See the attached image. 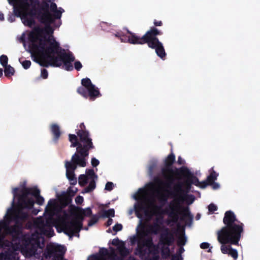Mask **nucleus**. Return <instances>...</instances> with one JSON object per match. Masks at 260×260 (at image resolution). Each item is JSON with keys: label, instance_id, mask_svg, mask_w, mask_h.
Segmentation results:
<instances>
[{"label": "nucleus", "instance_id": "obj_1", "mask_svg": "<svg viewBox=\"0 0 260 260\" xmlns=\"http://www.w3.org/2000/svg\"><path fill=\"white\" fill-rule=\"evenodd\" d=\"M53 33V30L50 26L44 29L37 28L31 32L23 33L20 40L24 47L31 53L32 59L41 66L63 65L67 70H73L72 62L74 57L61 50Z\"/></svg>", "mask_w": 260, "mask_h": 260}, {"label": "nucleus", "instance_id": "obj_2", "mask_svg": "<svg viewBox=\"0 0 260 260\" xmlns=\"http://www.w3.org/2000/svg\"><path fill=\"white\" fill-rule=\"evenodd\" d=\"M14 7L16 15L21 18L25 25L31 26L34 23V16L37 14L44 23H51L54 19L60 18L63 10L57 9L53 0H43L41 6L39 0H8Z\"/></svg>", "mask_w": 260, "mask_h": 260}, {"label": "nucleus", "instance_id": "obj_3", "mask_svg": "<svg viewBox=\"0 0 260 260\" xmlns=\"http://www.w3.org/2000/svg\"><path fill=\"white\" fill-rule=\"evenodd\" d=\"M167 193L168 192L157 184L150 183L144 188L140 189L133 195L137 202L135 209L138 217L147 219L153 215L161 214L162 211L156 206V199L165 200V196Z\"/></svg>", "mask_w": 260, "mask_h": 260}, {"label": "nucleus", "instance_id": "obj_4", "mask_svg": "<svg viewBox=\"0 0 260 260\" xmlns=\"http://www.w3.org/2000/svg\"><path fill=\"white\" fill-rule=\"evenodd\" d=\"M77 134L80 137V141L78 140L75 135H69L71 145L73 147H77V149L76 153L72 156V162H67L65 164L67 177L73 184L77 182L74 170L77 166L85 167L86 166L88 150L93 147L92 140L89 137L88 132L80 131Z\"/></svg>", "mask_w": 260, "mask_h": 260}, {"label": "nucleus", "instance_id": "obj_5", "mask_svg": "<svg viewBox=\"0 0 260 260\" xmlns=\"http://www.w3.org/2000/svg\"><path fill=\"white\" fill-rule=\"evenodd\" d=\"M13 204L14 207L13 209L8 210L5 216V222L12 220L17 221L19 218H24L25 215H23L21 210L31 209L34 205V200H36L39 205L43 204L44 202V198L40 196L39 191L37 189L32 192L24 187L16 188L13 190Z\"/></svg>", "mask_w": 260, "mask_h": 260}, {"label": "nucleus", "instance_id": "obj_6", "mask_svg": "<svg viewBox=\"0 0 260 260\" xmlns=\"http://www.w3.org/2000/svg\"><path fill=\"white\" fill-rule=\"evenodd\" d=\"M179 176L186 177L188 183L185 187L182 186L176 189L173 196V202L170 205L169 209L167 211V213L171 216H175L177 213H180L182 205L184 203L189 205L194 201V197L191 195L187 194L186 191L184 190V188H185V189H188V184L189 183L200 188H205L207 185L206 182H199L198 179L193 177L189 170L185 167L182 168L179 171Z\"/></svg>", "mask_w": 260, "mask_h": 260}, {"label": "nucleus", "instance_id": "obj_7", "mask_svg": "<svg viewBox=\"0 0 260 260\" xmlns=\"http://www.w3.org/2000/svg\"><path fill=\"white\" fill-rule=\"evenodd\" d=\"M242 232V229L240 226L231 229L230 232H228L227 228H222L217 232V240L221 244L220 250L223 254H228L235 259L238 258L237 250L226 244L229 243L237 244L240 239Z\"/></svg>", "mask_w": 260, "mask_h": 260}, {"label": "nucleus", "instance_id": "obj_8", "mask_svg": "<svg viewBox=\"0 0 260 260\" xmlns=\"http://www.w3.org/2000/svg\"><path fill=\"white\" fill-rule=\"evenodd\" d=\"M159 34L158 30L154 28L148 31L143 37L138 38L135 35L130 34L128 42L131 44H144L147 43L149 47L154 49L157 55L161 59L166 56L165 49L162 44L154 37Z\"/></svg>", "mask_w": 260, "mask_h": 260}, {"label": "nucleus", "instance_id": "obj_9", "mask_svg": "<svg viewBox=\"0 0 260 260\" xmlns=\"http://www.w3.org/2000/svg\"><path fill=\"white\" fill-rule=\"evenodd\" d=\"M91 213L90 208L81 209L76 208L74 211V219L64 226V233L71 235L79 231L81 227V220L84 217L89 216Z\"/></svg>", "mask_w": 260, "mask_h": 260}, {"label": "nucleus", "instance_id": "obj_10", "mask_svg": "<svg viewBox=\"0 0 260 260\" xmlns=\"http://www.w3.org/2000/svg\"><path fill=\"white\" fill-rule=\"evenodd\" d=\"M98 177L95 174L93 170L88 169L86 170L85 174L80 175L78 178V183L81 186H84L87 183H89L88 186L85 188L83 193H87L95 187V181Z\"/></svg>", "mask_w": 260, "mask_h": 260}, {"label": "nucleus", "instance_id": "obj_11", "mask_svg": "<svg viewBox=\"0 0 260 260\" xmlns=\"http://www.w3.org/2000/svg\"><path fill=\"white\" fill-rule=\"evenodd\" d=\"M81 83L82 86L78 89L79 94L84 97L89 96L91 99H94L100 95L99 90L92 84L89 78L83 79Z\"/></svg>", "mask_w": 260, "mask_h": 260}, {"label": "nucleus", "instance_id": "obj_12", "mask_svg": "<svg viewBox=\"0 0 260 260\" xmlns=\"http://www.w3.org/2000/svg\"><path fill=\"white\" fill-rule=\"evenodd\" d=\"M60 203L58 199L50 200L46 208L45 215L46 217L51 216L60 209Z\"/></svg>", "mask_w": 260, "mask_h": 260}, {"label": "nucleus", "instance_id": "obj_13", "mask_svg": "<svg viewBox=\"0 0 260 260\" xmlns=\"http://www.w3.org/2000/svg\"><path fill=\"white\" fill-rule=\"evenodd\" d=\"M235 220V216L233 212L231 211L226 212L225 214L223 221L227 226L223 228H227L229 232H231V229L234 228H236L237 226H241V228L243 230V225L242 223L239 224H233Z\"/></svg>", "mask_w": 260, "mask_h": 260}, {"label": "nucleus", "instance_id": "obj_14", "mask_svg": "<svg viewBox=\"0 0 260 260\" xmlns=\"http://www.w3.org/2000/svg\"><path fill=\"white\" fill-rule=\"evenodd\" d=\"M145 229L147 230V231L148 233H156L158 229V227L157 225V226L155 228V229H153V228H149V229H148L147 228L141 227V225L140 224L137 229L138 233L140 237H143V236L147 234L145 232Z\"/></svg>", "mask_w": 260, "mask_h": 260}, {"label": "nucleus", "instance_id": "obj_15", "mask_svg": "<svg viewBox=\"0 0 260 260\" xmlns=\"http://www.w3.org/2000/svg\"><path fill=\"white\" fill-rule=\"evenodd\" d=\"M4 68V73L5 76L10 77L13 76L15 73L14 69L10 65H7Z\"/></svg>", "mask_w": 260, "mask_h": 260}, {"label": "nucleus", "instance_id": "obj_16", "mask_svg": "<svg viewBox=\"0 0 260 260\" xmlns=\"http://www.w3.org/2000/svg\"><path fill=\"white\" fill-rule=\"evenodd\" d=\"M112 243L113 245L117 247V249L120 251V252H122V250L124 246V244L123 242L119 241L118 239H115L113 240Z\"/></svg>", "mask_w": 260, "mask_h": 260}, {"label": "nucleus", "instance_id": "obj_17", "mask_svg": "<svg viewBox=\"0 0 260 260\" xmlns=\"http://www.w3.org/2000/svg\"><path fill=\"white\" fill-rule=\"evenodd\" d=\"M51 130L56 138H58L59 137L60 133L58 125L55 124H52L51 125Z\"/></svg>", "mask_w": 260, "mask_h": 260}, {"label": "nucleus", "instance_id": "obj_18", "mask_svg": "<svg viewBox=\"0 0 260 260\" xmlns=\"http://www.w3.org/2000/svg\"><path fill=\"white\" fill-rule=\"evenodd\" d=\"M53 250L55 252H60L62 253L65 252L66 249L65 248L61 245H57V244H53L52 245Z\"/></svg>", "mask_w": 260, "mask_h": 260}, {"label": "nucleus", "instance_id": "obj_19", "mask_svg": "<svg viewBox=\"0 0 260 260\" xmlns=\"http://www.w3.org/2000/svg\"><path fill=\"white\" fill-rule=\"evenodd\" d=\"M8 58L7 56L2 55L0 56V63L3 67L7 66Z\"/></svg>", "mask_w": 260, "mask_h": 260}, {"label": "nucleus", "instance_id": "obj_20", "mask_svg": "<svg viewBox=\"0 0 260 260\" xmlns=\"http://www.w3.org/2000/svg\"><path fill=\"white\" fill-rule=\"evenodd\" d=\"M217 176V174L214 172H212L207 178L208 183H211V182H213L215 179H216Z\"/></svg>", "mask_w": 260, "mask_h": 260}, {"label": "nucleus", "instance_id": "obj_21", "mask_svg": "<svg viewBox=\"0 0 260 260\" xmlns=\"http://www.w3.org/2000/svg\"><path fill=\"white\" fill-rule=\"evenodd\" d=\"M115 212L114 209H111L104 211V216L106 217L110 218L114 216Z\"/></svg>", "mask_w": 260, "mask_h": 260}, {"label": "nucleus", "instance_id": "obj_22", "mask_svg": "<svg viewBox=\"0 0 260 260\" xmlns=\"http://www.w3.org/2000/svg\"><path fill=\"white\" fill-rule=\"evenodd\" d=\"M200 247L202 249H208L207 250L208 252H210L211 251L212 247L210 246L208 243L203 242L201 244Z\"/></svg>", "mask_w": 260, "mask_h": 260}, {"label": "nucleus", "instance_id": "obj_23", "mask_svg": "<svg viewBox=\"0 0 260 260\" xmlns=\"http://www.w3.org/2000/svg\"><path fill=\"white\" fill-rule=\"evenodd\" d=\"M175 159V156L174 155H170L166 159L165 162L167 165H170L172 164Z\"/></svg>", "mask_w": 260, "mask_h": 260}, {"label": "nucleus", "instance_id": "obj_24", "mask_svg": "<svg viewBox=\"0 0 260 260\" xmlns=\"http://www.w3.org/2000/svg\"><path fill=\"white\" fill-rule=\"evenodd\" d=\"M208 209L210 213H213L215 211H216L217 210V207L215 205L213 204H211L208 206Z\"/></svg>", "mask_w": 260, "mask_h": 260}, {"label": "nucleus", "instance_id": "obj_25", "mask_svg": "<svg viewBox=\"0 0 260 260\" xmlns=\"http://www.w3.org/2000/svg\"><path fill=\"white\" fill-rule=\"evenodd\" d=\"M21 64L25 69H27L31 65V62L29 60H25L21 62Z\"/></svg>", "mask_w": 260, "mask_h": 260}, {"label": "nucleus", "instance_id": "obj_26", "mask_svg": "<svg viewBox=\"0 0 260 260\" xmlns=\"http://www.w3.org/2000/svg\"><path fill=\"white\" fill-rule=\"evenodd\" d=\"M99 163V160L94 157L92 158L91 160V165L94 167L98 166Z\"/></svg>", "mask_w": 260, "mask_h": 260}, {"label": "nucleus", "instance_id": "obj_27", "mask_svg": "<svg viewBox=\"0 0 260 260\" xmlns=\"http://www.w3.org/2000/svg\"><path fill=\"white\" fill-rule=\"evenodd\" d=\"M113 186L114 184L112 182H108L106 184L105 189L110 191L113 189Z\"/></svg>", "mask_w": 260, "mask_h": 260}, {"label": "nucleus", "instance_id": "obj_28", "mask_svg": "<svg viewBox=\"0 0 260 260\" xmlns=\"http://www.w3.org/2000/svg\"><path fill=\"white\" fill-rule=\"evenodd\" d=\"M74 67L77 70H80L82 68V66L80 61H77L74 63Z\"/></svg>", "mask_w": 260, "mask_h": 260}, {"label": "nucleus", "instance_id": "obj_29", "mask_svg": "<svg viewBox=\"0 0 260 260\" xmlns=\"http://www.w3.org/2000/svg\"><path fill=\"white\" fill-rule=\"evenodd\" d=\"M121 229H122V225L120 224H115L113 226V230L116 232L120 231Z\"/></svg>", "mask_w": 260, "mask_h": 260}, {"label": "nucleus", "instance_id": "obj_30", "mask_svg": "<svg viewBox=\"0 0 260 260\" xmlns=\"http://www.w3.org/2000/svg\"><path fill=\"white\" fill-rule=\"evenodd\" d=\"M83 197H82L81 196H78V197H76V198L75 199V202L77 204H81L83 202Z\"/></svg>", "mask_w": 260, "mask_h": 260}, {"label": "nucleus", "instance_id": "obj_31", "mask_svg": "<svg viewBox=\"0 0 260 260\" xmlns=\"http://www.w3.org/2000/svg\"><path fill=\"white\" fill-rule=\"evenodd\" d=\"M41 76L43 78L46 79L48 76V73L47 71L45 70H42L41 72Z\"/></svg>", "mask_w": 260, "mask_h": 260}, {"label": "nucleus", "instance_id": "obj_32", "mask_svg": "<svg viewBox=\"0 0 260 260\" xmlns=\"http://www.w3.org/2000/svg\"><path fill=\"white\" fill-rule=\"evenodd\" d=\"M209 184L212 185V187L214 189H217L219 187V184L218 183H214L213 182H211V183Z\"/></svg>", "mask_w": 260, "mask_h": 260}, {"label": "nucleus", "instance_id": "obj_33", "mask_svg": "<svg viewBox=\"0 0 260 260\" xmlns=\"http://www.w3.org/2000/svg\"><path fill=\"white\" fill-rule=\"evenodd\" d=\"M6 223L4 222H0V232L2 231V229H4V231L6 230Z\"/></svg>", "mask_w": 260, "mask_h": 260}, {"label": "nucleus", "instance_id": "obj_34", "mask_svg": "<svg viewBox=\"0 0 260 260\" xmlns=\"http://www.w3.org/2000/svg\"><path fill=\"white\" fill-rule=\"evenodd\" d=\"M154 24L156 26H160L162 23L160 21H155Z\"/></svg>", "mask_w": 260, "mask_h": 260}, {"label": "nucleus", "instance_id": "obj_35", "mask_svg": "<svg viewBox=\"0 0 260 260\" xmlns=\"http://www.w3.org/2000/svg\"><path fill=\"white\" fill-rule=\"evenodd\" d=\"M112 222L113 220L112 219H109L107 223V226L110 225L112 223Z\"/></svg>", "mask_w": 260, "mask_h": 260}, {"label": "nucleus", "instance_id": "obj_36", "mask_svg": "<svg viewBox=\"0 0 260 260\" xmlns=\"http://www.w3.org/2000/svg\"><path fill=\"white\" fill-rule=\"evenodd\" d=\"M179 242L181 245H183L185 243V242L184 241V240L183 239H180Z\"/></svg>", "mask_w": 260, "mask_h": 260}, {"label": "nucleus", "instance_id": "obj_37", "mask_svg": "<svg viewBox=\"0 0 260 260\" xmlns=\"http://www.w3.org/2000/svg\"><path fill=\"white\" fill-rule=\"evenodd\" d=\"M4 19V17L3 14L0 12V20H3Z\"/></svg>", "mask_w": 260, "mask_h": 260}, {"label": "nucleus", "instance_id": "obj_38", "mask_svg": "<svg viewBox=\"0 0 260 260\" xmlns=\"http://www.w3.org/2000/svg\"><path fill=\"white\" fill-rule=\"evenodd\" d=\"M169 174H172V172H169ZM165 175L167 177L169 178H171L172 177L171 174H165Z\"/></svg>", "mask_w": 260, "mask_h": 260}, {"label": "nucleus", "instance_id": "obj_39", "mask_svg": "<svg viewBox=\"0 0 260 260\" xmlns=\"http://www.w3.org/2000/svg\"><path fill=\"white\" fill-rule=\"evenodd\" d=\"M172 260H181V259L179 257H174Z\"/></svg>", "mask_w": 260, "mask_h": 260}, {"label": "nucleus", "instance_id": "obj_40", "mask_svg": "<svg viewBox=\"0 0 260 260\" xmlns=\"http://www.w3.org/2000/svg\"><path fill=\"white\" fill-rule=\"evenodd\" d=\"M3 75V70L0 69V77H1Z\"/></svg>", "mask_w": 260, "mask_h": 260}, {"label": "nucleus", "instance_id": "obj_41", "mask_svg": "<svg viewBox=\"0 0 260 260\" xmlns=\"http://www.w3.org/2000/svg\"><path fill=\"white\" fill-rule=\"evenodd\" d=\"M171 242V239H170L169 241H164V243L168 244L169 243Z\"/></svg>", "mask_w": 260, "mask_h": 260}, {"label": "nucleus", "instance_id": "obj_42", "mask_svg": "<svg viewBox=\"0 0 260 260\" xmlns=\"http://www.w3.org/2000/svg\"><path fill=\"white\" fill-rule=\"evenodd\" d=\"M178 161L180 164H182L183 162V160L181 159L180 158H179Z\"/></svg>", "mask_w": 260, "mask_h": 260}, {"label": "nucleus", "instance_id": "obj_43", "mask_svg": "<svg viewBox=\"0 0 260 260\" xmlns=\"http://www.w3.org/2000/svg\"><path fill=\"white\" fill-rule=\"evenodd\" d=\"M50 233H51V232L50 231ZM49 235L50 236H52L53 235V234H51V233H49Z\"/></svg>", "mask_w": 260, "mask_h": 260}, {"label": "nucleus", "instance_id": "obj_44", "mask_svg": "<svg viewBox=\"0 0 260 260\" xmlns=\"http://www.w3.org/2000/svg\"><path fill=\"white\" fill-rule=\"evenodd\" d=\"M149 244H150L149 243H146V245L147 246H149Z\"/></svg>", "mask_w": 260, "mask_h": 260}, {"label": "nucleus", "instance_id": "obj_45", "mask_svg": "<svg viewBox=\"0 0 260 260\" xmlns=\"http://www.w3.org/2000/svg\"><path fill=\"white\" fill-rule=\"evenodd\" d=\"M102 260H103V258H102Z\"/></svg>", "mask_w": 260, "mask_h": 260}]
</instances>
